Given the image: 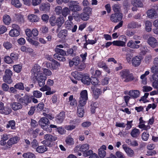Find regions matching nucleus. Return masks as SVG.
Listing matches in <instances>:
<instances>
[{
    "label": "nucleus",
    "instance_id": "obj_16",
    "mask_svg": "<svg viewBox=\"0 0 158 158\" xmlns=\"http://www.w3.org/2000/svg\"><path fill=\"white\" fill-rule=\"evenodd\" d=\"M91 89L93 92L94 97L95 99H97L99 96L101 94L102 91L100 89L98 88L95 89L94 86H92L91 87Z\"/></svg>",
    "mask_w": 158,
    "mask_h": 158
},
{
    "label": "nucleus",
    "instance_id": "obj_62",
    "mask_svg": "<svg viewBox=\"0 0 158 158\" xmlns=\"http://www.w3.org/2000/svg\"><path fill=\"white\" fill-rule=\"evenodd\" d=\"M2 88L4 91H7L9 90V87L7 84L4 83L2 84Z\"/></svg>",
    "mask_w": 158,
    "mask_h": 158
},
{
    "label": "nucleus",
    "instance_id": "obj_20",
    "mask_svg": "<svg viewBox=\"0 0 158 158\" xmlns=\"http://www.w3.org/2000/svg\"><path fill=\"white\" fill-rule=\"evenodd\" d=\"M141 26V25L135 22H131L127 25V28L129 29H134L139 28Z\"/></svg>",
    "mask_w": 158,
    "mask_h": 158
},
{
    "label": "nucleus",
    "instance_id": "obj_14",
    "mask_svg": "<svg viewBox=\"0 0 158 158\" xmlns=\"http://www.w3.org/2000/svg\"><path fill=\"white\" fill-rule=\"evenodd\" d=\"M84 106L79 104L77 107V115L80 117H82L83 116L84 113Z\"/></svg>",
    "mask_w": 158,
    "mask_h": 158
},
{
    "label": "nucleus",
    "instance_id": "obj_29",
    "mask_svg": "<svg viewBox=\"0 0 158 158\" xmlns=\"http://www.w3.org/2000/svg\"><path fill=\"white\" fill-rule=\"evenodd\" d=\"M50 7V4L48 2L42 3L40 6V9L42 10H49Z\"/></svg>",
    "mask_w": 158,
    "mask_h": 158
},
{
    "label": "nucleus",
    "instance_id": "obj_63",
    "mask_svg": "<svg viewBox=\"0 0 158 158\" xmlns=\"http://www.w3.org/2000/svg\"><path fill=\"white\" fill-rule=\"evenodd\" d=\"M143 91L144 92H147L150 91L152 90V88L150 86H144L143 87Z\"/></svg>",
    "mask_w": 158,
    "mask_h": 158
},
{
    "label": "nucleus",
    "instance_id": "obj_64",
    "mask_svg": "<svg viewBox=\"0 0 158 158\" xmlns=\"http://www.w3.org/2000/svg\"><path fill=\"white\" fill-rule=\"evenodd\" d=\"M153 81L152 83V86L157 89V91L158 92V81L157 80Z\"/></svg>",
    "mask_w": 158,
    "mask_h": 158
},
{
    "label": "nucleus",
    "instance_id": "obj_11",
    "mask_svg": "<svg viewBox=\"0 0 158 158\" xmlns=\"http://www.w3.org/2000/svg\"><path fill=\"white\" fill-rule=\"evenodd\" d=\"M142 59L140 56H135L132 60V64L134 67L139 66L141 63Z\"/></svg>",
    "mask_w": 158,
    "mask_h": 158
},
{
    "label": "nucleus",
    "instance_id": "obj_17",
    "mask_svg": "<svg viewBox=\"0 0 158 158\" xmlns=\"http://www.w3.org/2000/svg\"><path fill=\"white\" fill-rule=\"evenodd\" d=\"M69 9L70 10H77L80 9L79 3L75 1H72L70 2Z\"/></svg>",
    "mask_w": 158,
    "mask_h": 158
},
{
    "label": "nucleus",
    "instance_id": "obj_46",
    "mask_svg": "<svg viewBox=\"0 0 158 158\" xmlns=\"http://www.w3.org/2000/svg\"><path fill=\"white\" fill-rule=\"evenodd\" d=\"M13 68L14 70L16 72L19 73L20 72L22 68V66L21 65L17 64L13 66Z\"/></svg>",
    "mask_w": 158,
    "mask_h": 158
},
{
    "label": "nucleus",
    "instance_id": "obj_30",
    "mask_svg": "<svg viewBox=\"0 0 158 158\" xmlns=\"http://www.w3.org/2000/svg\"><path fill=\"white\" fill-rule=\"evenodd\" d=\"M145 30L148 32H150L152 30V23L149 21H146L145 23Z\"/></svg>",
    "mask_w": 158,
    "mask_h": 158
},
{
    "label": "nucleus",
    "instance_id": "obj_57",
    "mask_svg": "<svg viewBox=\"0 0 158 158\" xmlns=\"http://www.w3.org/2000/svg\"><path fill=\"white\" fill-rule=\"evenodd\" d=\"M115 155L118 158H125L123 154L119 151L116 152Z\"/></svg>",
    "mask_w": 158,
    "mask_h": 158
},
{
    "label": "nucleus",
    "instance_id": "obj_50",
    "mask_svg": "<svg viewBox=\"0 0 158 158\" xmlns=\"http://www.w3.org/2000/svg\"><path fill=\"white\" fill-rule=\"evenodd\" d=\"M34 96L36 98H39L41 97L42 93L39 91H34L33 92Z\"/></svg>",
    "mask_w": 158,
    "mask_h": 158
},
{
    "label": "nucleus",
    "instance_id": "obj_39",
    "mask_svg": "<svg viewBox=\"0 0 158 158\" xmlns=\"http://www.w3.org/2000/svg\"><path fill=\"white\" fill-rule=\"evenodd\" d=\"M11 4L13 5L17 8H20L22 6L19 0H12L11 2Z\"/></svg>",
    "mask_w": 158,
    "mask_h": 158
},
{
    "label": "nucleus",
    "instance_id": "obj_24",
    "mask_svg": "<svg viewBox=\"0 0 158 158\" xmlns=\"http://www.w3.org/2000/svg\"><path fill=\"white\" fill-rule=\"evenodd\" d=\"M123 148L128 156L132 157L134 155V151L130 148L127 147H123Z\"/></svg>",
    "mask_w": 158,
    "mask_h": 158
},
{
    "label": "nucleus",
    "instance_id": "obj_4",
    "mask_svg": "<svg viewBox=\"0 0 158 158\" xmlns=\"http://www.w3.org/2000/svg\"><path fill=\"white\" fill-rule=\"evenodd\" d=\"M122 18V14L120 12V10H115L114 13L111 15L110 19L113 22L117 23L120 21Z\"/></svg>",
    "mask_w": 158,
    "mask_h": 158
},
{
    "label": "nucleus",
    "instance_id": "obj_6",
    "mask_svg": "<svg viewBox=\"0 0 158 158\" xmlns=\"http://www.w3.org/2000/svg\"><path fill=\"white\" fill-rule=\"evenodd\" d=\"M36 81L39 86L41 87L45 84V82L47 78L45 74L43 73H40L35 75Z\"/></svg>",
    "mask_w": 158,
    "mask_h": 158
},
{
    "label": "nucleus",
    "instance_id": "obj_32",
    "mask_svg": "<svg viewBox=\"0 0 158 158\" xmlns=\"http://www.w3.org/2000/svg\"><path fill=\"white\" fill-rule=\"evenodd\" d=\"M3 20L4 23L6 25H9L11 21L10 16L7 15H5L3 16Z\"/></svg>",
    "mask_w": 158,
    "mask_h": 158
},
{
    "label": "nucleus",
    "instance_id": "obj_42",
    "mask_svg": "<svg viewBox=\"0 0 158 158\" xmlns=\"http://www.w3.org/2000/svg\"><path fill=\"white\" fill-rule=\"evenodd\" d=\"M113 45L117 46H124L125 45V42L120 40L114 41L112 42Z\"/></svg>",
    "mask_w": 158,
    "mask_h": 158
},
{
    "label": "nucleus",
    "instance_id": "obj_34",
    "mask_svg": "<svg viewBox=\"0 0 158 158\" xmlns=\"http://www.w3.org/2000/svg\"><path fill=\"white\" fill-rule=\"evenodd\" d=\"M64 22L63 18L62 17H60L58 18L56 21V23L58 26V28H60L64 23ZM58 30V29H57V31Z\"/></svg>",
    "mask_w": 158,
    "mask_h": 158
},
{
    "label": "nucleus",
    "instance_id": "obj_3",
    "mask_svg": "<svg viewBox=\"0 0 158 158\" xmlns=\"http://www.w3.org/2000/svg\"><path fill=\"white\" fill-rule=\"evenodd\" d=\"M40 126L44 130L48 132H51L52 129H48V126L50 124L48 119L46 117H42L40 118L39 122Z\"/></svg>",
    "mask_w": 158,
    "mask_h": 158
},
{
    "label": "nucleus",
    "instance_id": "obj_36",
    "mask_svg": "<svg viewBox=\"0 0 158 158\" xmlns=\"http://www.w3.org/2000/svg\"><path fill=\"white\" fill-rule=\"evenodd\" d=\"M19 31L18 30L13 29L10 31L9 34L11 36H17L19 35Z\"/></svg>",
    "mask_w": 158,
    "mask_h": 158
},
{
    "label": "nucleus",
    "instance_id": "obj_10",
    "mask_svg": "<svg viewBox=\"0 0 158 158\" xmlns=\"http://www.w3.org/2000/svg\"><path fill=\"white\" fill-rule=\"evenodd\" d=\"M89 148V145L88 144H85L82 145L80 147V146H77L75 148L74 151L75 152H78V151L80 150L84 153L88 151Z\"/></svg>",
    "mask_w": 158,
    "mask_h": 158
},
{
    "label": "nucleus",
    "instance_id": "obj_47",
    "mask_svg": "<svg viewBox=\"0 0 158 158\" xmlns=\"http://www.w3.org/2000/svg\"><path fill=\"white\" fill-rule=\"evenodd\" d=\"M23 156L25 158H36L35 155L31 153H24Z\"/></svg>",
    "mask_w": 158,
    "mask_h": 158
},
{
    "label": "nucleus",
    "instance_id": "obj_51",
    "mask_svg": "<svg viewBox=\"0 0 158 158\" xmlns=\"http://www.w3.org/2000/svg\"><path fill=\"white\" fill-rule=\"evenodd\" d=\"M55 51L57 53V54H59V55L64 56L66 55L65 51L63 50L60 49L58 48H56L55 49Z\"/></svg>",
    "mask_w": 158,
    "mask_h": 158
},
{
    "label": "nucleus",
    "instance_id": "obj_26",
    "mask_svg": "<svg viewBox=\"0 0 158 158\" xmlns=\"http://www.w3.org/2000/svg\"><path fill=\"white\" fill-rule=\"evenodd\" d=\"M140 133L139 130L135 128L131 131V135L133 137L137 138L139 135Z\"/></svg>",
    "mask_w": 158,
    "mask_h": 158
},
{
    "label": "nucleus",
    "instance_id": "obj_19",
    "mask_svg": "<svg viewBox=\"0 0 158 158\" xmlns=\"http://www.w3.org/2000/svg\"><path fill=\"white\" fill-rule=\"evenodd\" d=\"M68 35V31L66 29L61 30L57 35L58 37L60 38L65 39Z\"/></svg>",
    "mask_w": 158,
    "mask_h": 158
},
{
    "label": "nucleus",
    "instance_id": "obj_60",
    "mask_svg": "<svg viewBox=\"0 0 158 158\" xmlns=\"http://www.w3.org/2000/svg\"><path fill=\"white\" fill-rule=\"evenodd\" d=\"M42 87V88L40 89V90L42 91L50 90L51 89V88L46 85L44 86V85Z\"/></svg>",
    "mask_w": 158,
    "mask_h": 158
},
{
    "label": "nucleus",
    "instance_id": "obj_21",
    "mask_svg": "<svg viewBox=\"0 0 158 158\" xmlns=\"http://www.w3.org/2000/svg\"><path fill=\"white\" fill-rule=\"evenodd\" d=\"M40 67L37 64H35L33 68L31 69V73L34 75H37V74H40Z\"/></svg>",
    "mask_w": 158,
    "mask_h": 158
},
{
    "label": "nucleus",
    "instance_id": "obj_25",
    "mask_svg": "<svg viewBox=\"0 0 158 158\" xmlns=\"http://www.w3.org/2000/svg\"><path fill=\"white\" fill-rule=\"evenodd\" d=\"M127 45L128 47L133 49H138L139 48V45L135 44V42L132 40H131L127 43Z\"/></svg>",
    "mask_w": 158,
    "mask_h": 158
},
{
    "label": "nucleus",
    "instance_id": "obj_40",
    "mask_svg": "<svg viewBox=\"0 0 158 158\" xmlns=\"http://www.w3.org/2000/svg\"><path fill=\"white\" fill-rule=\"evenodd\" d=\"M3 46L6 49H10L13 48V45L9 41H5L3 43Z\"/></svg>",
    "mask_w": 158,
    "mask_h": 158
},
{
    "label": "nucleus",
    "instance_id": "obj_35",
    "mask_svg": "<svg viewBox=\"0 0 158 158\" xmlns=\"http://www.w3.org/2000/svg\"><path fill=\"white\" fill-rule=\"evenodd\" d=\"M19 100L21 101L22 103H24L26 105H27L30 102L29 98L28 95H25L23 98H20Z\"/></svg>",
    "mask_w": 158,
    "mask_h": 158
},
{
    "label": "nucleus",
    "instance_id": "obj_5",
    "mask_svg": "<svg viewBox=\"0 0 158 158\" xmlns=\"http://www.w3.org/2000/svg\"><path fill=\"white\" fill-rule=\"evenodd\" d=\"M12 75V72L10 69H6L5 71V75L3 77V81L8 84L11 83L13 81L11 79Z\"/></svg>",
    "mask_w": 158,
    "mask_h": 158
},
{
    "label": "nucleus",
    "instance_id": "obj_58",
    "mask_svg": "<svg viewBox=\"0 0 158 158\" xmlns=\"http://www.w3.org/2000/svg\"><path fill=\"white\" fill-rule=\"evenodd\" d=\"M4 60L6 63L8 64L11 63L13 62L12 59L9 56H6L4 58Z\"/></svg>",
    "mask_w": 158,
    "mask_h": 158
},
{
    "label": "nucleus",
    "instance_id": "obj_9",
    "mask_svg": "<svg viewBox=\"0 0 158 158\" xmlns=\"http://www.w3.org/2000/svg\"><path fill=\"white\" fill-rule=\"evenodd\" d=\"M147 42L153 48H156L158 46V42L157 40L153 36H149L147 40Z\"/></svg>",
    "mask_w": 158,
    "mask_h": 158
},
{
    "label": "nucleus",
    "instance_id": "obj_55",
    "mask_svg": "<svg viewBox=\"0 0 158 158\" xmlns=\"http://www.w3.org/2000/svg\"><path fill=\"white\" fill-rule=\"evenodd\" d=\"M56 17L55 16H52L50 18L49 22L51 25L52 26H54L55 25L56 22H55Z\"/></svg>",
    "mask_w": 158,
    "mask_h": 158
},
{
    "label": "nucleus",
    "instance_id": "obj_18",
    "mask_svg": "<svg viewBox=\"0 0 158 158\" xmlns=\"http://www.w3.org/2000/svg\"><path fill=\"white\" fill-rule=\"evenodd\" d=\"M132 4L135 7V8L133 7L132 10H135L136 9V8L142 7L143 6V3L139 0H133L132 1Z\"/></svg>",
    "mask_w": 158,
    "mask_h": 158
},
{
    "label": "nucleus",
    "instance_id": "obj_49",
    "mask_svg": "<svg viewBox=\"0 0 158 158\" xmlns=\"http://www.w3.org/2000/svg\"><path fill=\"white\" fill-rule=\"evenodd\" d=\"M90 82L94 85H98L99 83V81L97 78L95 77H92L90 79Z\"/></svg>",
    "mask_w": 158,
    "mask_h": 158
},
{
    "label": "nucleus",
    "instance_id": "obj_48",
    "mask_svg": "<svg viewBox=\"0 0 158 158\" xmlns=\"http://www.w3.org/2000/svg\"><path fill=\"white\" fill-rule=\"evenodd\" d=\"M65 24L66 27L68 29H71L73 25L72 22L70 21H66Z\"/></svg>",
    "mask_w": 158,
    "mask_h": 158
},
{
    "label": "nucleus",
    "instance_id": "obj_56",
    "mask_svg": "<svg viewBox=\"0 0 158 158\" xmlns=\"http://www.w3.org/2000/svg\"><path fill=\"white\" fill-rule=\"evenodd\" d=\"M73 61L74 65L75 66L78 65L80 62L79 58L78 57L73 58Z\"/></svg>",
    "mask_w": 158,
    "mask_h": 158
},
{
    "label": "nucleus",
    "instance_id": "obj_1",
    "mask_svg": "<svg viewBox=\"0 0 158 158\" xmlns=\"http://www.w3.org/2000/svg\"><path fill=\"white\" fill-rule=\"evenodd\" d=\"M72 75L74 76L75 79L78 80H81L82 82L84 84L89 85L90 84V78L88 75L83 74L82 73H78L77 71L72 72Z\"/></svg>",
    "mask_w": 158,
    "mask_h": 158
},
{
    "label": "nucleus",
    "instance_id": "obj_15",
    "mask_svg": "<svg viewBox=\"0 0 158 158\" xmlns=\"http://www.w3.org/2000/svg\"><path fill=\"white\" fill-rule=\"evenodd\" d=\"M147 14L149 18L153 19L158 18V13L156 10H148Z\"/></svg>",
    "mask_w": 158,
    "mask_h": 158
},
{
    "label": "nucleus",
    "instance_id": "obj_12",
    "mask_svg": "<svg viewBox=\"0 0 158 158\" xmlns=\"http://www.w3.org/2000/svg\"><path fill=\"white\" fill-rule=\"evenodd\" d=\"M106 149V146L104 145H103L98 149V155L100 157L103 158L106 156V153L105 150Z\"/></svg>",
    "mask_w": 158,
    "mask_h": 158
},
{
    "label": "nucleus",
    "instance_id": "obj_43",
    "mask_svg": "<svg viewBox=\"0 0 158 158\" xmlns=\"http://www.w3.org/2000/svg\"><path fill=\"white\" fill-rule=\"evenodd\" d=\"M14 87L17 89L23 90L24 89L23 84L22 82H19L14 85Z\"/></svg>",
    "mask_w": 158,
    "mask_h": 158
},
{
    "label": "nucleus",
    "instance_id": "obj_13",
    "mask_svg": "<svg viewBox=\"0 0 158 158\" xmlns=\"http://www.w3.org/2000/svg\"><path fill=\"white\" fill-rule=\"evenodd\" d=\"M10 106L12 110L16 111L21 109L23 107V105L19 102H13L10 103Z\"/></svg>",
    "mask_w": 158,
    "mask_h": 158
},
{
    "label": "nucleus",
    "instance_id": "obj_7",
    "mask_svg": "<svg viewBox=\"0 0 158 158\" xmlns=\"http://www.w3.org/2000/svg\"><path fill=\"white\" fill-rule=\"evenodd\" d=\"M79 104L81 105H85L88 99V94L86 90L82 91L80 94Z\"/></svg>",
    "mask_w": 158,
    "mask_h": 158
},
{
    "label": "nucleus",
    "instance_id": "obj_31",
    "mask_svg": "<svg viewBox=\"0 0 158 158\" xmlns=\"http://www.w3.org/2000/svg\"><path fill=\"white\" fill-rule=\"evenodd\" d=\"M48 150V148L44 145L38 146L36 149V151L40 153H43Z\"/></svg>",
    "mask_w": 158,
    "mask_h": 158
},
{
    "label": "nucleus",
    "instance_id": "obj_44",
    "mask_svg": "<svg viewBox=\"0 0 158 158\" xmlns=\"http://www.w3.org/2000/svg\"><path fill=\"white\" fill-rule=\"evenodd\" d=\"M64 56V55H59V54H55L54 55L55 59L57 58L59 60L63 61H64L66 60Z\"/></svg>",
    "mask_w": 158,
    "mask_h": 158
},
{
    "label": "nucleus",
    "instance_id": "obj_23",
    "mask_svg": "<svg viewBox=\"0 0 158 158\" xmlns=\"http://www.w3.org/2000/svg\"><path fill=\"white\" fill-rule=\"evenodd\" d=\"M139 91L138 90H130L128 93V95L131 97L134 98H136L139 97Z\"/></svg>",
    "mask_w": 158,
    "mask_h": 158
},
{
    "label": "nucleus",
    "instance_id": "obj_61",
    "mask_svg": "<svg viewBox=\"0 0 158 158\" xmlns=\"http://www.w3.org/2000/svg\"><path fill=\"white\" fill-rule=\"evenodd\" d=\"M16 18L18 21L20 23H22L24 22V19L23 16L21 15H16Z\"/></svg>",
    "mask_w": 158,
    "mask_h": 158
},
{
    "label": "nucleus",
    "instance_id": "obj_53",
    "mask_svg": "<svg viewBox=\"0 0 158 158\" xmlns=\"http://www.w3.org/2000/svg\"><path fill=\"white\" fill-rule=\"evenodd\" d=\"M149 136L148 133L144 132L142 135V139L144 141H147L148 140Z\"/></svg>",
    "mask_w": 158,
    "mask_h": 158
},
{
    "label": "nucleus",
    "instance_id": "obj_8",
    "mask_svg": "<svg viewBox=\"0 0 158 158\" xmlns=\"http://www.w3.org/2000/svg\"><path fill=\"white\" fill-rule=\"evenodd\" d=\"M19 139L18 136H14L11 137L7 141V145L6 146L5 149H6L10 148L12 145L16 143L19 140Z\"/></svg>",
    "mask_w": 158,
    "mask_h": 158
},
{
    "label": "nucleus",
    "instance_id": "obj_45",
    "mask_svg": "<svg viewBox=\"0 0 158 158\" xmlns=\"http://www.w3.org/2000/svg\"><path fill=\"white\" fill-rule=\"evenodd\" d=\"M80 17L82 20L86 21L89 18V15L87 12H84L81 14Z\"/></svg>",
    "mask_w": 158,
    "mask_h": 158
},
{
    "label": "nucleus",
    "instance_id": "obj_22",
    "mask_svg": "<svg viewBox=\"0 0 158 158\" xmlns=\"http://www.w3.org/2000/svg\"><path fill=\"white\" fill-rule=\"evenodd\" d=\"M64 117L65 114L64 112H61L56 117V121L57 123H60L63 121Z\"/></svg>",
    "mask_w": 158,
    "mask_h": 158
},
{
    "label": "nucleus",
    "instance_id": "obj_33",
    "mask_svg": "<svg viewBox=\"0 0 158 158\" xmlns=\"http://www.w3.org/2000/svg\"><path fill=\"white\" fill-rule=\"evenodd\" d=\"M52 69L53 70H57L60 66V64L55 60H53L52 61Z\"/></svg>",
    "mask_w": 158,
    "mask_h": 158
},
{
    "label": "nucleus",
    "instance_id": "obj_41",
    "mask_svg": "<svg viewBox=\"0 0 158 158\" xmlns=\"http://www.w3.org/2000/svg\"><path fill=\"white\" fill-rule=\"evenodd\" d=\"M65 141L67 144L69 145L73 144L74 143L73 139L70 136L66 138Z\"/></svg>",
    "mask_w": 158,
    "mask_h": 158
},
{
    "label": "nucleus",
    "instance_id": "obj_28",
    "mask_svg": "<svg viewBox=\"0 0 158 158\" xmlns=\"http://www.w3.org/2000/svg\"><path fill=\"white\" fill-rule=\"evenodd\" d=\"M12 111L11 109L8 106L3 107V109L0 111V113L2 114L6 115H8L10 114Z\"/></svg>",
    "mask_w": 158,
    "mask_h": 158
},
{
    "label": "nucleus",
    "instance_id": "obj_2",
    "mask_svg": "<svg viewBox=\"0 0 158 158\" xmlns=\"http://www.w3.org/2000/svg\"><path fill=\"white\" fill-rule=\"evenodd\" d=\"M120 75L122 79L125 82L131 81L135 79L132 74L127 69H123L121 71Z\"/></svg>",
    "mask_w": 158,
    "mask_h": 158
},
{
    "label": "nucleus",
    "instance_id": "obj_38",
    "mask_svg": "<svg viewBox=\"0 0 158 158\" xmlns=\"http://www.w3.org/2000/svg\"><path fill=\"white\" fill-rule=\"evenodd\" d=\"M98 66L100 68H103L108 73H110V71L108 69V67L106 64L103 61H101L98 63Z\"/></svg>",
    "mask_w": 158,
    "mask_h": 158
},
{
    "label": "nucleus",
    "instance_id": "obj_27",
    "mask_svg": "<svg viewBox=\"0 0 158 158\" xmlns=\"http://www.w3.org/2000/svg\"><path fill=\"white\" fill-rule=\"evenodd\" d=\"M28 19L31 22H36L38 21L39 18L36 15L31 14L28 16Z\"/></svg>",
    "mask_w": 158,
    "mask_h": 158
},
{
    "label": "nucleus",
    "instance_id": "obj_37",
    "mask_svg": "<svg viewBox=\"0 0 158 158\" xmlns=\"http://www.w3.org/2000/svg\"><path fill=\"white\" fill-rule=\"evenodd\" d=\"M70 10H57L56 13L57 15H62L65 17L69 14Z\"/></svg>",
    "mask_w": 158,
    "mask_h": 158
},
{
    "label": "nucleus",
    "instance_id": "obj_54",
    "mask_svg": "<svg viewBox=\"0 0 158 158\" xmlns=\"http://www.w3.org/2000/svg\"><path fill=\"white\" fill-rule=\"evenodd\" d=\"M151 72L155 74L158 73V66L154 65L151 68Z\"/></svg>",
    "mask_w": 158,
    "mask_h": 158
},
{
    "label": "nucleus",
    "instance_id": "obj_52",
    "mask_svg": "<svg viewBox=\"0 0 158 158\" xmlns=\"http://www.w3.org/2000/svg\"><path fill=\"white\" fill-rule=\"evenodd\" d=\"M98 104L97 102H94L91 105V111L92 113H95V109L98 107Z\"/></svg>",
    "mask_w": 158,
    "mask_h": 158
},
{
    "label": "nucleus",
    "instance_id": "obj_59",
    "mask_svg": "<svg viewBox=\"0 0 158 158\" xmlns=\"http://www.w3.org/2000/svg\"><path fill=\"white\" fill-rule=\"evenodd\" d=\"M32 3L34 6H36L40 4L41 2V0H31Z\"/></svg>",
    "mask_w": 158,
    "mask_h": 158
}]
</instances>
